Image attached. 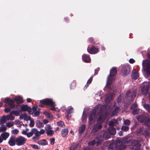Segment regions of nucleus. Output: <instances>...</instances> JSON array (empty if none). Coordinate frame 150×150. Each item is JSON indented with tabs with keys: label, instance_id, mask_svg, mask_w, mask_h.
<instances>
[{
	"label": "nucleus",
	"instance_id": "nucleus-59",
	"mask_svg": "<svg viewBox=\"0 0 150 150\" xmlns=\"http://www.w3.org/2000/svg\"><path fill=\"white\" fill-rule=\"evenodd\" d=\"M75 86V83L74 82L72 83L71 86V89L73 88Z\"/></svg>",
	"mask_w": 150,
	"mask_h": 150
},
{
	"label": "nucleus",
	"instance_id": "nucleus-49",
	"mask_svg": "<svg viewBox=\"0 0 150 150\" xmlns=\"http://www.w3.org/2000/svg\"><path fill=\"white\" fill-rule=\"evenodd\" d=\"M73 110V108L71 107L67 110V112L68 114H69L72 112Z\"/></svg>",
	"mask_w": 150,
	"mask_h": 150
},
{
	"label": "nucleus",
	"instance_id": "nucleus-31",
	"mask_svg": "<svg viewBox=\"0 0 150 150\" xmlns=\"http://www.w3.org/2000/svg\"><path fill=\"white\" fill-rule=\"evenodd\" d=\"M144 107L145 109L149 112H150V105L149 104L145 103L144 105Z\"/></svg>",
	"mask_w": 150,
	"mask_h": 150
},
{
	"label": "nucleus",
	"instance_id": "nucleus-23",
	"mask_svg": "<svg viewBox=\"0 0 150 150\" xmlns=\"http://www.w3.org/2000/svg\"><path fill=\"white\" fill-rule=\"evenodd\" d=\"M68 129L67 128L63 129L61 131V135L62 137H64L67 136L68 133Z\"/></svg>",
	"mask_w": 150,
	"mask_h": 150
},
{
	"label": "nucleus",
	"instance_id": "nucleus-52",
	"mask_svg": "<svg viewBox=\"0 0 150 150\" xmlns=\"http://www.w3.org/2000/svg\"><path fill=\"white\" fill-rule=\"evenodd\" d=\"M52 129L51 126L50 125L48 124L47 125V126L45 127V130H50Z\"/></svg>",
	"mask_w": 150,
	"mask_h": 150
},
{
	"label": "nucleus",
	"instance_id": "nucleus-5",
	"mask_svg": "<svg viewBox=\"0 0 150 150\" xmlns=\"http://www.w3.org/2000/svg\"><path fill=\"white\" fill-rule=\"evenodd\" d=\"M15 117L12 114H10L7 115H4L0 119V124H2L5 123L7 120L12 121L14 120Z\"/></svg>",
	"mask_w": 150,
	"mask_h": 150
},
{
	"label": "nucleus",
	"instance_id": "nucleus-12",
	"mask_svg": "<svg viewBox=\"0 0 150 150\" xmlns=\"http://www.w3.org/2000/svg\"><path fill=\"white\" fill-rule=\"evenodd\" d=\"M137 94V91L136 90L133 91L132 92L130 93L129 91H128L126 93L127 96V98L130 100H132L135 98Z\"/></svg>",
	"mask_w": 150,
	"mask_h": 150
},
{
	"label": "nucleus",
	"instance_id": "nucleus-46",
	"mask_svg": "<svg viewBox=\"0 0 150 150\" xmlns=\"http://www.w3.org/2000/svg\"><path fill=\"white\" fill-rule=\"evenodd\" d=\"M116 121L115 120H113V121L110 122L109 123V125L110 126H113L116 123Z\"/></svg>",
	"mask_w": 150,
	"mask_h": 150
},
{
	"label": "nucleus",
	"instance_id": "nucleus-41",
	"mask_svg": "<svg viewBox=\"0 0 150 150\" xmlns=\"http://www.w3.org/2000/svg\"><path fill=\"white\" fill-rule=\"evenodd\" d=\"M57 125L58 126L61 127H65V125L64 123L62 121H60L57 123Z\"/></svg>",
	"mask_w": 150,
	"mask_h": 150
},
{
	"label": "nucleus",
	"instance_id": "nucleus-28",
	"mask_svg": "<svg viewBox=\"0 0 150 150\" xmlns=\"http://www.w3.org/2000/svg\"><path fill=\"white\" fill-rule=\"evenodd\" d=\"M1 136L4 140H5L9 137V134L8 132H5L2 133Z\"/></svg>",
	"mask_w": 150,
	"mask_h": 150
},
{
	"label": "nucleus",
	"instance_id": "nucleus-48",
	"mask_svg": "<svg viewBox=\"0 0 150 150\" xmlns=\"http://www.w3.org/2000/svg\"><path fill=\"white\" fill-rule=\"evenodd\" d=\"M6 127L5 126L1 127L0 128V132L5 131L6 130Z\"/></svg>",
	"mask_w": 150,
	"mask_h": 150
},
{
	"label": "nucleus",
	"instance_id": "nucleus-32",
	"mask_svg": "<svg viewBox=\"0 0 150 150\" xmlns=\"http://www.w3.org/2000/svg\"><path fill=\"white\" fill-rule=\"evenodd\" d=\"M43 113L49 118H50V119H52L53 118L51 114H50L49 113L47 112H44Z\"/></svg>",
	"mask_w": 150,
	"mask_h": 150
},
{
	"label": "nucleus",
	"instance_id": "nucleus-39",
	"mask_svg": "<svg viewBox=\"0 0 150 150\" xmlns=\"http://www.w3.org/2000/svg\"><path fill=\"white\" fill-rule=\"evenodd\" d=\"M77 145L75 143L73 144L70 148V150H74L77 147Z\"/></svg>",
	"mask_w": 150,
	"mask_h": 150
},
{
	"label": "nucleus",
	"instance_id": "nucleus-45",
	"mask_svg": "<svg viewBox=\"0 0 150 150\" xmlns=\"http://www.w3.org/2000/svg\"><path fill=\"white\" fill-rule=\"evenodd\" d=\"M129 129V127L126 126H123L121 127V129L122 130L124 131H127Z\"/></svg>",
	"mask_w": 150,
	"mask_h": 150
},
{
	"label": "nucleus",
	"instance_id": "nucleus-64",
	"mask_svg": "<svg viewBox=\"0 0 150 150\" xmlns=\"http://www.w3.org/2000/svg\"><path fill=\"white\" fill-rule=\"evenodd\" d=\"M143 129L142 128H141L139 129V130H138L137 131V133H140L142 131Z\"/></svg>",
	"mask_w": 150,
	"mask_h": 150
},
{
	"label": "nucleus",
	"instance_id": "nucleus-18",
	"mask_svg": "<svg viewBox=\"0 0 150 150\" xmlns=\"http://www.w3.org/2000/svg\"><path fill=\"white\" fill-rule=\"evenodd\" d=\"M127 147V145L125 144H121L117 145L115 148L116 150H124Z\"/></svg>",
	"mask_w": 150,
	"mask_h": 150
},
{
	"label": "nucleus",
	"instance_id": "nucleus-3",
	"mask_svg": "<svg viewBox=\"0 0 150 150\" xmlns=\"http://www.w3.org/2000/svg\"><path fill=\"white\" fill-rule=\"evenodd\" d=\"M109 115V113H105L103 114L102 113L99 117L97 120V123H99L98 125H96L93 127L92 132H96L99 129L102 128V126L100 124L102 123L106 118L107 116Z\"/></svg>",
	"mask_w": 150,
	"mask_h": 150
},
{
	"label": "nucleus",
	"instance_id": "nucleus-30",
	"mask_svg": "<svg viewBox=\"0 0 150 150\" xmlns=\"http://www.w3.org/2000/svg\"><path fill=\"white\" fill-rule=\"evenodd\" d=\"M36 124L37 126L39 128L43 127L44 125L43 123L40 121L37 120L36 122Z\"/></svg>",
	"mask_w": 150,
	"mask_h": 150
},
{
	"label": "nucleus",
	"instance_id": "nucleus-15",
	"mask_svg": "<svg viewBox=\"0 0 150 150\" xmlns=\"http://www.w3.org/2000/svg\"><path fill=\"white\" fill-rule=\"evenodd\" d=\"M139 76V74L136 69H133L131 75L132 78L134 79H137Z\"/></svg>",
	"mask_w": 150,
	"mask_h": 150
},
{
	"label": "nucleus",
	"instance_id": "nucleus-8",
	"mask_svg": "<svg viewBox=\"0 0 150 150\" xmlns=\"http://www.w3.org/2000/svg\"><path fill=\"white\" fill-rule=\"evenodd\" d=\"M36 136H33L32 138V139L34 141H36L40 139V137L41 135L43 134L45 132V130L43 129H41L40 131H38V129L35 128Z\"/></svg>",
	"mask_w": 150,
	"mask_h": 150
},
{
	"label": "nucleus",
	"instance_id": "nucleus-58",
	"mask_svg": "<svg viewBox=\"0 0 150 150\" xmlns=\"http://www.w3.org/2000/svg\"><path fill=\"white\" fill-rule=\"evenodd\" d=\"M129 62L131 64H133L135 62V60L133 59H130L129 61Z\"/></svg>",
	"mask_w": 150,
	"mask_h": 150
},
{
	"label": "nucleus",
	"instance_id": "nucleus-55",
	"mask_svg": "<svg viewBox=\"0 0 150 150\" xmlns=\"http://www.w3.org/2000/svg\"><path fill=\"white\" fill-rule=\"evenodd\" d=\"M95 143V141L93 140L91 141L88 143V145L89 146L93 145Z\"/></svg>",
	"mask_w": 150,
	"mask_h": 150
},
{
	"label": "nucleus",
	"instance_id": "nucleus-6",
	"mask_svg": "<svg viewBox=\"0 0 150 150\" xmlns=\"http://www.w3.org/2000/svg\"><path fill=\"white\" fill-rule=\"evenodd\" d=\"M141 89V92L143 95L146 96L149 93L150 83L145 82Z\"/></svg>",
	"mask_w": 150,
	"mask_h": 150
},
{
	"label": "nucleus",
	"instance_id": "nucleus-17",
	"mask_svg": "<svg viewBox=\"0 0 150 150\" xmlns=\"http://www.w3.org/2000/svg\"><path fill=\"white\" fill-rule=\"evenodd\" d=\"M87 51L91 54H94L97 53L98 52V48L94 47H93L90 50L89 49V48H88Z\"/></svg>",
	"mask_w": 150,
	"mask_h": 150
},
{
	"label": "nucleus",
	"instance_id": "nucleus-38",
	"mask_svg": "<svg viewBox=\"0 0 150 150\" xmlns=\"http://www.w3.org/2000/svg\"><path fill=\"white\" fill-rule=\"evenodd\" d=\"M139 112V109L136 108L133 110L132 112V114L134 115H136L138 114Z\"/></svg>",
	"mask_w": 150,
	"mask_h": 150
},
{
	"label": "nucleus",
	"instance_id": "nucleus-36",
	"mask_svg": "<svg viewBox=\"0 0 150 150\" xmlns=\"http://www.w3.org/2000/svg\"><path fill=\"white\" fill-rule=\"evenodd\" d=\"M14 123L13 122H10L6 123V126L8 127H11L14 125Z\"/></svg>",
	"mask_w": 150,
	"mask_h": 150
},
{
	"label": "nucleus",
	"instance_id": "nucleus-33",
	"mask_svg": "<svg viewBox=\"0 0 150 150\" xmlns=\"http://www.w3.org/2000/svg\"><path fill=\"white\" fill-rule=\"evenodd\" d=\"M47 134L48 136H52L54 134V131L51 129L47 130Z\"/></svg>",
	"mask_w": 150,
	"mask_h": 150
},
{
	"label": "nucleus",
	"instance_id": "nucleus-61",
	"mask_svg": "<svg viewBox=\"0 0 150 150\" xmlns=\"http://www.w3.org/2000/svg\"><path fill=\"white\" fill-rule=\"evenodd\" d=\"M51 143L53 145L54 144V139L53 138L50 139Z\"/></svg>",
	"mask_w": 150,
	"mask_h": 150
},
{
	"label": "nucleus",
	"instance_id": "nucleus-21",
	"mask_svg": "<svg viewBox=\"0 0 150 150\" xmlns=\"http://www.w3.org/2000/svg\"><path fill=\"white\" fill-rule=\"evenodd\" d=\"M83 60L86 62H89L91 59L86 54H84L82 56Z\"/></svg>",
	"mask_w": 150,
	"mask_h": 150
},
{
	"label": "nucleus",
	"instance_id": "nucleus-13",
	"mask_svg": "<svg viewBox=\"0 0 150 150\" xmlns=\"http://www.w3.org/2000/svg\"><path fill=\"white\" fill-rule=\"evenodd\" d=\"M16 137H11L8 143L11 146H14L16 144Z\"/></svg>",
	"mask_w": 150,
	"mask_h": 150
},
{
	"label": "nucleus",
	"instance_id": "nucleus-7",
	"mask_svg": "<svg viewBox=\"0 0 150 150\" xmlns=\"http://www.w3.org/2000/svg\"><path fill=\"white\" fill-rule=\"evenodd\" d=\"M27 139L23 137L19 136L16 137V145L21 146L23 145L26 142Z\"/></svg>",
	"mask_w": 150,
	"mask_h": 150
},
{
	"label": "nucleus",
	"instance_id": "nucleus-26",
	"mask_svg": "<svg viewBox=\"0 0 150 150\" xmlns=\"http://www.w3.org/2000/svg\"><path fill=\"white\" fill-rule=\"evenodd\" d=\"M21 112V110H13L11 112L10 114H13L16 116H18L19 115Z\"/></svg>",
	"mask_w": 150,
	"mask_h": 150
},
{
	"label": "nucleus",
	"instance_id": "nucleus-50",
	"mask_svg": "<svg viewBox=\"0 0 150 150\" xmlns=\"http://www.w3.org/2000/svg\"><path fill=\"white\" fill-rule=\"evenodd\" d=\"M31 146L33 148L37 149H40V147L38 145L35 144H32Z\"/></svg>",
	"mask_w": 150,
	"mask_h": 150
},
{
	"label": "nucleus",
	"instance_id": "nucleus-54",
	"mask_svg": "<svg viewBox=\"0 0 150 150\" xmlns=\"http://www.w3.org/2000/svg\"><path fill=\"white\" fill-rule=\"evenodd\" d=\"M31 117L30 116L27 115L25 118L24 119V120L25 121H28L30 120L31 119Z\"/></svg>",
	"mask_w": 150,
	"mask_h": 150
},
{
	"label": "nucleus",
	"instance_id": "nucleus-51",
	"mask_svg": "<svg viewBox=\"0 0 150 150\" xmlns=\"http://www.w3.org/2000/svg\"><path fill=\"white\" fill-rule=\"evenodd\" d=\"M11 108H10V107L9 108H6L5 109H4V111L6 113H8L10 111Z\"/></svg>",
	"mask_w": 150,
	"mask_h": 150
},
{
	"label": "nucleus",
	"instance_id": "nucleus-9",
	"mask_svg": "<svg viewBox=\"0 0 150 150\" xmlns=\"http://www.w3.org/2000/svg\"><path fill=\"white\" fill-rule=\"evenodd\" d=\"M4 102L7 103L11 108H18L17 106H16L14 104V101L8 98H6L4 100Z\"/></svg>",
	"mask_w": 150,
	"mask_h": 150
},
{
	"label": "nucleus",
	"instance_id": "nucleus-40",
	"mask_svg": "<svg viewBox=\"0 0 150 150\" xmlns=\"http://www.w3.org/2000/svg\"><path fill=\"white\" fill-rule=\"evenodd\" d=\"M110 137L109 134L107 132H105L103 135V137L105 139L109 138Z\"/></svg>",
	"mask_w": 150,
	"mask_h": 150
},
{
	"label": "nucleus",
	"instance_id": "nucleus-25",
	"mask_svg": "<svg viewBox=\"0 0 150 150\" xmlns=\"http://www.w3.org/2000/svg\"><path fill=\"white\" fill-rule=\"evenodd\" d=\"M37 143L39 145L42 146L47 145V142L46 140L44 139L38 141L37 142Z\"/></svg>",
	"mask_w": 150,
	"mask_h": 150
},
{
	"label": "nucleus",
	"instance_id": "nucleus-27",
	"mask_svg": "<svg viewBox=\"0 0 150 150\" xmlns=\"http://www.w3.org/2000/svg\"><path fill=\"white\" fill-rule=\"evenodd\" d=\"M15 100L18 103H20L23 102V98L21 96H16L15 98Z\"/></svg>",
	"mask_w": 150,
	"mask_h": 150
},
{
	"label": "nucleus",
	"instance_id": "nucleus-60",
	"mask_svg": "<svg viewBox=\"0 0 150 150\" xmlns=\"http://www.w3.org/2000/svg\"><path fill=\"white\" fill-rule=\"evenodd\" d=\"M92 78L91 77L88 81L87 82V83L88 84H89L92 81Z\"/></svg>",
	"mask_w": 150,
	"mask_h": 150
},
{
	"label": "nucleus",
	"instance_id": "nucleus-35",
	"mask_svg": "<svg viewBox=\"0 0 150 150\" xmlns=\"http://www.w3.org/2000/svg\"><path fill=\"white\" fill-rule=\"evenodd\" d=\"M119 111V108H116L115 110L112 111V115H115L117 114L118 112Z\"/></svg>",
	"mask_w": 150,
	"mask_h": 150
},
{
	"label": "nucleus",
	"instance_id": "nucleus-10",
	"mask_svg": "<svg viewBox=\"0 0 150 150\" xmlns=\"http://www.w3.org/2000/svg\"><path fill=\"white\" fill-rule=\"evenodd\" d=\"M130 71V67L128 65H126L122 68L121 74L124 76L129 74Z\"/></svg>",
	"mask_w": 150,
	"mask_h": 150
},
{
	"label": "nucleus",
	"instance_id": "nucleus-16",
	"mask_svg": "<svg viewBox=\"0 0 150 150\" xmlns=\"http://www.w3.org/2000/svg\"><path fill=\"white\" fill-rule=\"evenodd\" d=\"M33 112H31V114L33 117H36L40 114V111L37 110L35 107H33L32 108Z\"/></svg>",
	"mask_w": 150,
	"mask_h": 150
},
{
	"label": "nucleus",
	"instance_id": "nucleus-1",
	"mask_svg": "<svg viewBox=\"0 0 150 150\" xmlns=\"http://www.w3.org/2000/svg\"><path fill=\"white\" fill-rule=\"evenodd\" d=\"M116 73L117 70L115 67L112 68L110 70V74L108 78L106 85L105 87V88L110 89V92H109L110 93H108V95L106 96L105 100V102L106 103H107L110 101L112 98L113 94H111V92L112 91H113V89L111 88V84L112 81L114 79L113 76L116 74Z\"/></svg>",
	"mask_w": 150,
	"mask_h": 150
},
{
	"label": "nucleus",
	"instance_id": "nucleus-19",
	"mask_svg": "<svg viewBox=\"0 0 150 150\" xmlns=\"http://www.w3.org/2000/svg\"><path fill=\"white\" fill-rule=\"evenodd\" d=\"M88 110L87 109H85L83 112L82 117V120L83 121H85L87 119Z\"/></svg>",
	"mask_w": 150,
	"mask_h": 150
},
{
	"label": "nucleus",
	"instance_id": "nucleus-34",
	"mask_svg": "<svg viewBox=\"0 0 150 150\" xmlns=\"http://www.w3.org/2000/svg\"><path fill=\"white\" fill-rule=\"evenodd\" d=\"M117 142H121L122 144H125L127 143V139L126 138H124L122 140H117Z\"/></svg>",
	"mask_w": 150,
	"mask_h": 150
},
{
	"label": "nucleus",
	"instance_id": "nucleus-62",
	"mask_svg": "<svg viewBox=\"0 0 150 150\" xmlns=\"http://www.w3.org/2000/svg\"><path fill=\"white\" fill-rule=\"evenodd\" d=\"M24 116V113L23 114L21 115L20 116V118L21 119H23Z\"/></svg>",
	"mask_w": 150,
	"mask_h": 150
},
{
	"label": "nucleus",
	"instance_id": "nucleus-47",
	"mask_svg": "<svg viewBox=\"0 0 150 150\" xmlns=\"http://www.w3.org/2000/svg\"><path fill=\"white\" fill-rule=\"evenodd\" d=\"M101 138L102 137L100 136H99L96 137V140L97 141V145H98L101 143V141L100 140H99V139H100V138Z\"/></svg>",
	"mask_w": 150,
	"mask_h": 150
},
{
	"label": "nucleus",
	"instance_id": "nucleus-43",
	"mask_svg": "<svg viewBox=\"0 0 150 150\" xmlns=\"http://www.w3.org/2000/svg\"><path fill=\"white\" fill-rule=\"evenodd\" d=\"M19 133V130L17 129H15L11 131V133L13 134H17Z\"/></svg>",
	"mask_w": 150,
	"mask_h": 150
},
{
	"label": "nucleus",
	"instance_id": "nucleus-37",
	"mask_svg": "<svg viewBox=\"0 0 150 150\" xmlns=\"http://www.w3.org/2000/svg\"><path fill=\"white\" fill-rule=\"evenodd\" d=\"M145 125L148 127V129H149L150 127V120L149 119H148L145 121Z\"/></svg>",
	"mask_w": 150,
	"mask_h": 150
},
{
	"label": "nucleus",
	"instance_id": "nucleus-2",
	"mask_svg": "<svg viewBox=\"0 0 150 150\" xmlns=\"http://www.w3.org/2000/svg\"><path fill=\"white\" fill-rule=\"evenodd\" d=\"M143 73L144 76L147 78L150 75V61L145 60L142 62Z\"/></svg>",
	"mask_w": 150,
	"mask_h": 150
},
{
	"label": "nucleus",
	"instance_id": "nucleus-56",
	"mask_svg": "<svg viewBox=\"0 0 150 150\" xmlns=\"http://www.w3.org/2000/svg\"><path fill=\"white\" fill-rule=\"evenodd\" d=\"M137 106V105L136 103H134L131 105L130 108L131 109H133L135 108Z\"/></svg>",
	"mask_w": 150,
	"mask_h": 150
},
{
	"label": "nucleus",
	"instance_id": "nucleus-44",
	"mask_svg": "<svg viewBox=\"0 0 150 150\" xmlns=\"http://www.w3.org/2000/svg\"><path fill=\"white\" fill-rule=\"evenodd\" d=\"M30 122L29 124V126L31 127H33L35 125V122L33 119H30Z\"/></svg>",
	"mask_w": 150,
	"mask_h": 150
},
{
	"label": "nucleus",
	"instance_id": "nucleus-4",
	"mask_svg": "<svg viewBox=\"0 0 150 150\" xmlns=\"http://www.w3.org/2000/svg\"><path fill=\"white\" fill-rule=\"evenodd\" d=\"M40 102L43 104L48 105L51 106L52 107L50 110H56V109L54 107V102L51 99L47 98L45 99L40 100Z\"/></svg>",
	"mask_w": 150,
	"mask_h": 150
},
{
	"label": "nucleus",
	"instance_id": "nucleus-42",
	"mask_svg": "<svg viewBox=\"0 0 150 150\" xmlns=\"http://www.w3.org/2000/svg\"><path fill=\"white\" fill-rule=\"evenodd\" d=\"M143 117L142 116H138L137 117V120L139 122H142L144 121L143 119H142Z\"/></svg>",
	"mask_w": 150,
	"mask_h": 150
},
{
	"label": "nucleus",
	"instance_id": "nucleus-14",
	"mask_svg": "<svg viewBox=\"0 0 150 150\" xmlns=\"http://www.w3.org/2000/svg\"><path fill=\"white\" fill-rule=\"evenodd\" d=\"M21 109L23 111H27L30 114H31V109L30 107H28L26 105H24L21 106Z\"/></svg>",
	"mask_w": 150,
	"mask_h": 150
},
{
	"label": "nucleus",
	"instance_id": "nucleus-29",
	"mask_svg": "<svg viewBox=\"0 0 150 150\" xmlns=\"http://www.w3.org/2000/svg\"><path fill=\"white\" fill-rule=\"evenodd\" d=\"M86 127L84 125H82L79 127V133L81 134L83 132L85 129Z\"/></svg>",
	"mask_w": 150,
	"mask_h": 150
},
{
	"label": "nucleus",
	"instance_id": "nucleus-53",
	"mask_svg": "<svg viewBox=\"0 0 150 150\" xmlns=\"http://www.w3.org/2000/svg\"><path fill=\"white\" fill-rule=\"evenodd\" d=\"M130 123V121L128 120H125L124 122V123L125 125H129Z\"/></svg>",
	"mask_w": 150,
	"mask_h": 150
},
{
	"label": "nucleus",
	"instance_id": "nucleus-24",
	"mask_svg": "<svg viewBox=\"0 0 150 150\" xmlns=\"http://www.w3.org/2000/svg\"><path fill=\"white\" fill-rule=\"evenodd\" d=\"M108 131L110 134L114 135L116 133V131L115 128L111 127L108 128Z\"/></svg>",
	"mask_w": 150,
	"mask_h": 150
},
{
	"label": "nucleus",
	"instance_id": "nucleus-57",
	"mask_svg": "<svg viewBox=\"0 0 150 150\" xmlns=\"http://www.w3.org/2000/svg\"><path fill=\"white\" fill-rule=\"evenodd\" d=\"M22 134H23V135H26L27 134V130H23L22 131Z\"/></svg>",
	"mask_w": 150,
	"mask_h": 150
},
{
	"label": "nucleus",
	"instance_id": "nucleus-11",
	"mask_svg": "<svg viewBox=\"0 0 150 150\" xmlns=\"http://www.w3.org/2000/svg\"><path fill=\"white\" fill-rule=\"evenodd\" d=\"M98 109V107H96L93 110L92 112L89 115V120L90 122H91L92 121H93L94 119H96V114Z\"/></svg>",
	"mask_w": 150,
	"mask_h": 150
},
{
	"label": "nucleus",
	"instance_id": "nucleus-20",
	"mask_svg": "<svg viewBox=\"0 0 150 150\" xmlns=\"http://www.w3.org/2000/svg\"><path fill=\"white\" fill-rule=\"evenodd\" d=\"M33 134H35L34 136H36L35 128L32 129L30 132L27 133L26 136L28 138H30L32 137Z\"/></svg>",
	"mask_w": 150,
	"mask_h": 150
},
{
	"label": "nucleus",
	"instance_id": "nucleus-63",
	"mask_svg": "<svg viewBox=\"0 0 150 150\" xmlns=\"http://www.w3.org/2000/svg\"><path fill=\"white\" fill-rule=\"evenodd\" d=\"M43 122L44 124H47L48 122V121L47 120H43Z\"/></svg>",
	"mask_w": 150,
	"mask_h": 150
},
{
	"label": "nucleus",
	"instance_id": "nucleus-22",
	"mask_svg": "<svg viewBox=\"0 0 150 150\" xmlns=\"http://www.w3.org/2000/svg\"><path fill=\"white\" fill-rule=\"evenodd\" d=\"M138 143V142L137 140H130L127 142V144L129 146H134L136 145Z\"/></svg>",
	"mask_w": 150,
	"mask_h": 150
}]
</instances>
